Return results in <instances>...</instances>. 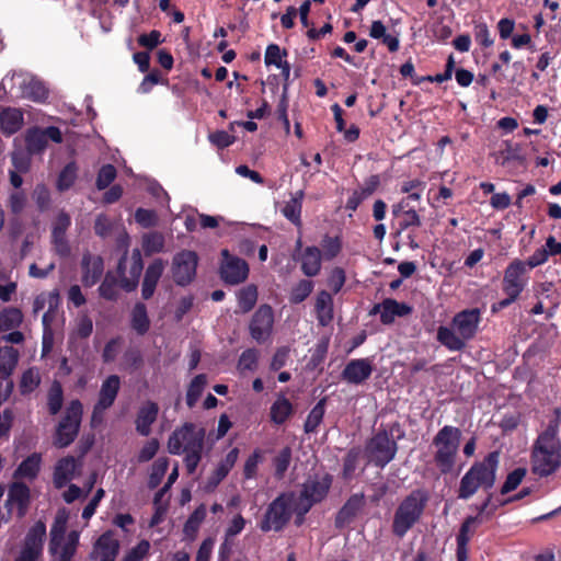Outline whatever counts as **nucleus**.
<instances>
[{
  "mask_svg": "<svg viewBox=\"0 0 561 561\" xmlns=\"http://www.w3.org/2000/svg\"><path fill=\"white\" fill-rule=\"evenodd\" d=\"M560 424L561 410L557 408L546 428L538 435L533 445L530 455L531 471L540 478L553 474L561 466Z\"/></svg>",
  "mask_w": 561,
  "mask_h": 561,
  "instance_id": "1",
  "label": "nucleus"
},
{
  "mask_svg": "<svg viewBox=\"0 0 561 561\" xmlns=\"http://www.w3.org/2000/svg\"><path fill=\"white\" fill-rule=\"evenodd\" d=\"M205 439V427L185 422L169 435L167 448L171 455H183L187 473L194 474L203 459Z\"/></svg>",
  "mask_w": 561,
  "mask_h": 561,
  "instance_id": "2",
  "label": "nucleus"
},
{
  "mask_svg": "<svg viewBox=\"0 0 561 561\" xmlns=\"http://www.w3.org/2000/svg\"><path fill=\"white\" fill-rule=\"evenodd\" d=\"M499 461L497 451H491L481 461H476L460 479L458 499L469 500L479 489L489 493L496 481Z\"/></svg>",
  "mask_w": 561,
  "mask_h": 561,
  "instance_id": "3",
  "label": "nucleus"
},
{
  "mask_svg": "<svg viewBox=\"0 0 561 561\" xmlns=\"http://www.w3.org/2000/svg\"><path fill=\"white\" fill-rule=\"evenodd\" d=\"M431 499L430 492L424 488L412 490L397 506L391 531L399 539L403 538L424 515Z\"/></svg>",
  "mask_w": 561,
  "mask_h": 561,
  "instance_id": "4",
  "label": "nucleus"
},
{
  "mask_svg": "<svg viewBox=\"0 0 561 561\" xmlns=\"http://www.w3.org/2000/svg\"><path fill=\"white\" fill-rule=\"evenodd\" d=\"M461 431L451 425L443 426L433 438L434 462L440 474H449L456 466Z\"/></svg>",
  "mask_w": 561,
  "mask_h": 561,
  "instance_id": "5",
  "label": "nucleus"
},
{
  "mask_svg": "<svg viewBox=\"0 0 561 561\" xmlns=\"http://www.w3.org/2000/svg\"><path fill=\"white\" fill-rule=\"evenodd\" d=\"M295 501L294 492H283L276 496L268 505L259 523V528L263 533H280L288 525L293 516V504Z\"/></svg>",
  "mask_w": 561,
  "mask_h": 561,
  "instance_id": "6",
  "label": "nucleus"
},
{
  "mask_svg": "<svg viewBox=\"0 0 561 561\" xmlns=\"http://www.w3.org/2000/svg\"><path fill=\"white\" fill-rule=\"evenodd\" d=\"M400 424L393 423L390 431L379 430L373 435L367 442L365 451L370 463L375 467L383 469L389 462H391L398 451V444L391 438L394 430H399Z\"/></svg>",
  "mask_w": 561,
  "mask_h": 561,
  "instance_id": "7",
  "label": "nucleus"
},
{
  "mask_svg": "<svg viewBox=\"0 0 561 561\" xmlns=\"http://www.w3.org/2000/svg\"><path fill=\"white\" fill-rule=\"evenodd\" d=\"M83 405L80 400L69 402L65 414L59 421L54 436V445L58 448H66L77 438L82 421Z\"/></svg>",
  "mask_w": 561,
  "mask_h": 561,
  "instance_id": "8",
  "label": "nucleus"
},
{
  "mask_svg": "<svg viewBox=\"0 0 561 561\" xmlns=\"http://www.w3.org/2000/svg\"><path fill=\"white\" fill-rule=\"evenodd\" d=\"M127 253L125 252L118 260L116 273L119 278V286L125 291H134L139 284L140 275L144 271V261L139 249H134L129 259L127 272Z\"/></svg>",
  "mask_w": 561,
  "mask_h": 561,
  "instance_id": "9",
  "label": "nucleus"
},
{
  "mask_svg": "<svg viewBox=\"0 0 561 561\" xmlns=\"http://www.w3.org/2000/svg\"><path fill=\"white\" fill-rule=\"evenodd\" d=\"M198 264L196 252L191 250H182L172 259V277L178 286L185 287L190 285L195 276Z\"/></svg>",
  "mask_w": 561,
  "mask_h": 561,
  "instance_id": "10",
  "label": "nucleus"
},
{
  "mask_svg": "<svg viewBox=\"0 0 561 561\" xmlns=\"http://www.w3.org/2000/svg\"><path fill=\"white\" fill-rule=\"evenodd\" d=\"M529 275L524 266V261L514 259L504 270L502 278V291L505 295H515L520 297L522 293L528 286Z\"/></svg>",
  "mask_w": 561,
  "mask_h": 561,
  "instance_id": "11",
  "label": "nucleus"
},
{
  "mask_svg": "<svg viewBox=\"0 0 561 561\" xmlns=\"http://www.w3.org/2000/svg\"><path fill=\"white\" fill-rule=\"evenodd\" d=\"M24 140L27 154H41L46 149L48 140L56 144L62 142V134L56 126L31 127L26 130Z\"/></svg>",
  "mask_w": 561,
  "mask_h": 561,
  "instance_id": "12",
  "label": "nucleus"
},
{
  "mask_svg": "<svg viewBox=\"0 0 561 561\" xmlns=\"http://www.w3.org/2000/svg\"><path fill=\"white\" fill-rule=\"evenodd\" d=\"M19 360V352L12 346L0 347V405L7 401L14 383L10 379Z\"/></svg>",
  "mask_w": 561,
  "mask_h": 561,
  "instance_id": "13",
  "label": "nucleus"
},
{
  "mask_svg": "<svg viewBox=\"0 0 561 561\" xmlns=\"http://www.w3.org/2000/svg\"><path fill=\"white\" fill-rule=\"evenodd\" d=\"M222 261L219 268L220 278L225 284L239 285L249 276V265L245 260L231 255L227 249L221 251Z\"/></svg>",
  "mask_w": 561,
  "mask_h": 561,
  "instance_id": "14",
  "label": "nucleus"
},
{
  "mask_svg": "<svg viewBox=\"0 0 561 561\" xmlns=\"http://www.w3.org/2000/svg\"><path fill=\"white\" fill-rule=\"evenodd\" d=\"M274 325V312L271 306L261 305L253 313L249 332L259 344L265 343L272 334Z\"/></svg>",
  "mask_w": 561,
  "mask_h": 561,
  "instance_id": "15",
  "label": "nucleus"
},
{
  "mask_svg": "<svg viewBox=\"0 0 561 561\" xmlns=\"http://www.w3.org/2000/svg\"><path fill=\"white\" fill-rule=\"evenodd\" d=\"M70 225L71 218L65 211H60L57 215L56 220L53 225L51 242L56 254L59 255L60 257H67L70 255L71 249L66 237V232Z\"/></svg>",
  "mask_w": 561,
  "mask_h": 561,
  "instance_id": "16",
  "label": "nucleus"
},
{
  "mask_svg": "<svg viewBox=\"0 0 561 561\" xmlns=\"http://www.w3.org/2000/svg\"><path fill=\"white\" fill-rule=\"evenodd\" d=\"M31 502V490L24 482H13L9 486L5 506L9 512L16 508V516L22 518L26 515Z\"/></svg>",
  "mask_w": 561,
  "mask_h": 561,
  "instance_id": "17",
  "label": "nucleus"
},
{
  "mask_svg": "<svg viewBox=\"0 0 561 561\" xmlns=\"http://www.w3.org/2000/svg\"><path fill=\"white\" fill-rule=\"evenodd\" d=\"M65 531V526L58 525L57 522L50 529L48 549L53 556H57L55 561H70L76 552L73 542L67 541L62 545Z\"/></svg>",
  "mask_w": 561,
  "mask_h": 561,
  "instance_id": "18",
  "label": "nucleus"
},
{
  "mask_svg": "<svg viewBox=\"0 0 561 561\" xmlns=\"http://www.w3.org/2000/svg\"><path fill=\"white\" fill-rule=\"evenodd\" d=\"M480 321V310L478 308H472L458 312L453 319V324L457 333L465 341H468L476 335Z\"/></svg>",
  "mask_w": 561,
  "mask_h": 561,
  "instance_id": "19",
  "label": "nucleus"
},
{
  "mask_svg": "<svg viewBox=\"0 0 561 561\" xmlns=\"http://www.w3.org/2000/svg\"><path fill=\"white\" fill-rule=\"evenodd\" d=\"M373 371L374 366L369 358L351 359L342 370L341 377L348 383L362 385L370 378Z\"/></svg>",
  "mask_w": 561,
  "mask_h": 561,
  "instance_id": "20",
  "label": "nucleus"
},
{
  "mask_svg": "<svg viewBox=\"0 0 561 561\" xmlns=\"http://www.w3.org/2000/svg\"><path fill=\"white\" fill-rule=\"evenodd\" d=\"M365 505L363 493L352 494L344 505L339 510L334 519V526L337 529H344L354 522L358 513Z\"/></svg>",
  "mask_w": 561,
  "mask_h": 561,
  "instance_id": "21",
  "label": "nucleus"
},
{
  "mask_svg": "<svg viewBox=\"0 0 561 561\" xmlns=\"http://www.w3.org/2000/svg\"><path fill=\"white\" fill-rule=\"evenodd\" d=\"M81 282L84 287L94 286L102 277L104 272V261L100 255H93L85 252L81 260Z\"/></svg>",
  "mask_w": 561,
  "mask_h": 561,
  "instance_id": "22",
  "label": "nucleus"
},
{
  "mask_svg": "<svg viewBox=\"0 0 561 561\" xmlns=\"http://www.w3.org/2000/svg\"><path fill=\"white\" fill-rule=\"evenodd\" d=\"M332 483V477L325 474L322 479L309 477L302 484L300 493L304 499H308L316 504L325 499Z\"/></svg>",
  "mask_w": 561,
  "mask_h": 561,
  "instance_id": "23",
  "label": "nucleus"
},
{
  "mask_svg": "<svg viewBox=\"0 0 561 561\" xmlns=\"http://www.w3.org/2000/svg\"><path fill=\"white\" fill-rule=\"evenodd\" d=\"M46 526L42 520L36 522L27 531L21 553L38 559L43 552Z\"/></svg>",
  "mask_w": 561,
  "mask_h": 561,
  "instance_id": "24",
  "label": "nucleus"
},
{
  "mask_svg": "<svg viewBox=\"0 0 561 561\" xmlns=\"http://www.w3.org/2000/svg\"><path fill=\"white\" fill-rule=\"evenodd\" d=\"M159 405L157 402L148 400L138 409L135 420L136 431L141 436H149L151 426L158 419Z\"/></svg>",
  "mask_w": 561,
  "mask_h": 561,
  "instance_id": "25",
  "label": "nucleus"
},
{
  "mask_svg": "<svg viewBox=\"0 0 561 561\" xmlns=\"http://www.w3.org/2000/svg\"><path fill=\"white\" fill-rule=\"evenodd\" d=\"M24 125V114L21 108L0 106V130L5 137L16 134Z\"/></svg>",
  "mask_w": 561,
  "mask_h": 561,
  "instance_id": "26",
  "label": "nucleus"
},
{
  "mask_svg": "<svg viewBox=\"0 0 561 561\" xmlns=\"http://www.w3.org/2000/svg\"><path fill=\"white\" fill-rule=\"evenodd\" d=\"M164 263L161 259H154L146 268L141 283V297L149 300L154 295L157 285L163 274Z\"/></svg>",
  "mask_w": 561,
  "mask_h": 561,
  "instance_id": "27",
  "label": "nucleus"
},
{
  "mask_svg": "<svg viewBox=\"0 0 561 561\" xmlns=\"http://www.w3.org/2000/svg\"><path fill=\"white\" fill-rule=\"evenodd\" d=\"M479 523V515L476 516H468L465 518L462 524L460 525L459 531L456 536V558L457 561H467L468 554H469V548L468 545L471 539V535L473 534V530L471 527Z\"/></svg>",
  "mask_w": 561,
  "mask_h": 561,
  "instance_id": "28",
  "label": "nucleus"
},
{
  "mask_svg": "<svg viewBox=\"0 0 561 561\" xmlns=\"http://www.w3.org/2000/svg\"><path fill=\"white\" fill-rule=\"evenodd\" d=\"M78 467L77 460L73 456H66L60 458L54 468L53 481L56 489H62L73 478L75 471Z\"/></svg>",
  "mask_w": 561,
  "mask_h": 561,
  "instance_id": "29",
  "label": "nucleus"
},
{
  "mask_svg": "<svg viewBox=\"0 0 561 561\" xmlns=\"http://www.w3.org/2000/svg\"><path fill=\"white\" fill-rule=\"evenodd\" d=\"M383 311L381 312L380 322L390 325L394 322L396 317H407L412 313V306L405 302H399L393 298L382 300Z\"/></svg>",
  "mask_w": 561,
  "mask_h": 561,
  "instance_id": "30",
  "label": "nucleus"
},
{
  "mask_svg": "<svg viewBox=\"0 0 561 561\" xmlns=\"http://www.w3.org/2000/svg\"><path fill=\"white\" fill-rule=\"evenodd\" d=\"M121 389V378L117 375H110L102 382L101 389L99 392L98 403L100 408L110 409L119 392Z\"/></svg>",
  "mask_w": 561,
  "mask_h": 561,
  "instance_id": "31",
  "label": "nucleus"
},
{
  "mask_svg": "<svg viewBox=\"0 0 561 561\" xmlns=\"http://www.w3.org/2000/svg\"><path fill=\"white\" fill-rule=\"evenodd\" d=\"M295 413L293 403L285 396L280 394L270 408V420L275 425L285 424Z\"/></svg>",
  "mask_w": 561,
  "mask_h": 561,
  "instance_id": "32",
  "label": "nucleus"
},
{
  "mask_svg": "<svg viewBox=\"0 0 561 561\" xmlns=\"http://www.w3.org/2000/svg\"><path fill=\"white\" fill-rule=\"evenodd\" d=\"M314 310L319 324L325 327L333 320V298L327 290H320L316 298Z\"/></svg>",
  "mask_w": 561,
  "mask_h": 561,
  "instance_id": "33",
  "label": "nucleus"
},
{
  "mask_svg": "<svg viewBox=\"0 0 561 561\" xmlns=\"http://www.w3.org/2000/svg\"><path fill=\"white\" fill-rule=\"evenodd\" d=\"M321 250L318 247H307L301 255V271L308 277L317 276L321 270Z\"/></svg>",
  "mask_w": 561,
  "mask_h": 561,
  "instance_id": "34",
  "label": "nucleus"
},
{
  "mask_svg": "<svg viewBox=\"0 0 561 561\" xmlns=\"http://www.w3.org/2000/svg\"><path fill=\"white\" fill-rule=\"evenodd\" d=\"M130 328L140 336L147 334L150 329L147 306L141 301H137L130 311Z\"/></svg>",
  "mask_w": 561,
  "mask_h": 561,
  "instance_id": "35",
  "label": "nucleus"
},
{
  "mask_svg": "<svg viewBox=\"0 0 561 561\" xmlns=\"http://www.w3.org/2000/svg\"><path fill=\"white\" fill-rule=\"evenodd\" d=\"M41 463L42 455L38 453H33L18 466L14 471V477L34 480L39 473Z\"/></svg>",
  "mask_w": 561,
  "mask_h": 561,
  "instance_id": "36",
  "label": "nucleus"
},
{
  "mask_svg": "<svg viewBox=\"0 0 561 561\" xmlns=\"http://www.w3.org/2000/svg\"><path fill=\"white\" fill-rule=\"evenodd\" d=\"M437 341L453 352L461 351L466 346V341L459 334L444 325L437 330Z\"/></svg>",
  "mask_w": 561,
  "mask_h": 561,
  "instance_id": "37",
  "label": "nucleus"
},
{
  "mask_svg": "<svg viewBox=\"0 0 561 561\" xmlns=\"http://www.w3.org/2000/svg\"><path fill=\"white\" fill-rule=\"evenodd\" d=\"M239 456V449L232 448L229 450V453L226 455L225 459H222L217 468L215 469L210 481L217 485L220 483L230 472V470L234 467Z\"/></svg>",
  "mask_w": 561,
  "mask_h": 561,
  "instance_id": "38",
  "label": "nucleus"
},
{
  "mask_svg": "<svg viewBox=\"0 0 561 561\" xmlns=\"http://www.w3.org/2000/svg\"><path fill=\"white\" fill-rule=\"evenodd\" d=\"M304 192L298 191L283 207V215L294 225H301V208H302Z\"/></svg>",
  "mask_w": 561,
  "mask_h": 561,
  "instance_id": "39",
  "label": "nucleus"
},
{
  "mask_svg": "<svg viewBox=\"0 0 561 561\" xmlns=\"http://www.w3.org/2000/svg\"><path fill=\"white\" fill-rule=\"evenodd\" d=\"M325 403L327 398L320 399L309 412L304 424V431L306 434L317 433L319 425L323 421Z\"/></svg>",
  "mask_w": 561,
  "mask_h": 561,
  "instance_id": "40",
  "label": "nucleus"
},
{
  "mask_svg": "<svg viewBox=\"0 0 561 561\" xmlns=\"http://www.w3.org/2000/svg\"><path fill=\"white\" fill-rule=\"evenodd\" d=\"M95 549L100 551V557L116 558L119 542L113 537L111 531H106L96 540Z\"/></svg>",
  "mask_w": 561,
  "mask_h": 561,
  "instance_id": "41",
  "label": "nucleus"
},
{
  "mask_svg": "<svg viewBox=\"0 0 561 561\" xmlns=\"http://www.w3.org/2000/svg\"><path fill=\"white\" fill-rule=\"evenodd\" d=\"M207 385V376L205 374L196 375L190 382L186 391V404L190 409L194 408L201 398Z\"/></svg>",
  "mask_w": 561,
  "mask_h": 561,
  "instance_id": "42",
  "label": "nucleus"
},
{
  "mask_svg": "<svg viewBox=\"0 0 561 561\" xmlns=\"http://www.w3.org/2000/svg\"><path fill=\"white\" fill-rule=\"evenodd\" d=\"M117 285H119L118 276L108 271L99 287L100 296L106 300L115 301L118 298Z\"/></svg>",
  "mask_w": 561,
  "mask_h": 561,
  "instance_id": "43",
  "label": "nucleus"
},
{
  "mask_svg": "<svg viewBox=\"0 0 561 561\" xmlns=\"http://www.w3.org/2000/svg\"><path fill=\"white\" fill-rule=\"evenodd\" d=\"M238 305L243 313L253 309L257 301V288L255 285H248L238 293Z\"/></svg>",
  "mask_w": 561,
  "mask_h": 561,
  "instance_id": "44",
  "label": "nucleus"
},
{
  "mask_svg": "<svg viewBox=\"0 0 561 561\" xmlns=\"http://www.w3.org/2000/svg\"><path fill=\"white\" fill-rule=\"evenodd\" d=\"M207 512L206 506L201 504L197 506L194 512L188 516L187 520L184 524L183 531L187 537H194L201 526V524L206 518Z\"/></svg>",
  "mask_w": 561,
  "mask_h": 561,
  "instance_id": "45",
  "label": "nucleus"
},
{
  "mask_svg": "<svg viewBox=\"0 0 561 561\" xmlns=\"http://www.w3.org/2000/svg\"><path fill=\"white\" fill-rule=\"evenodd\" d=\"M64 391L59 381H54L48 390L47 407L50 415H56L62 408Z\"/></svg>",
  "mask_w": 561,
  "mask_h": 561,
  "instance_id": "46",
  "label": "nucleus"
},
{
  "mask_svg": "<svg viewBox=\"0 0 561 561\" xmlns=\"http://www.w3.org/2000/svg\"><path fill=\"white\" fill-rule=\"evenodd\" d=\"M169 468V459L167 457L158 458L151 466L148 486L156 489L160 485Z\"/></svg>",
  "mask_w": 561,
  "mask_h": 561,
  "instance_id": "47",
  "label": "nucleus"
},
{
  "mask_svg": "<svg viewBox=\"0 0 561 561\" xmlns=\"http://www.w3.org/2000/svg\"><path fill=\"white\" fill-rule=\"evenodd\" d=\"M164 248V237L161 232L153 231L142 237V250L146 255L159 253Z\"/></svg>",
  "mask_w": 561,
  "mask_h": 561,
  "instance_id": "48",
  "label": "nucleus"
},
{
  "mask_svg": "<svg viewBox=\"0 0 561 561\" xmlns=\"http://www.w3.org/2000/svg\"><path fill=\"white\" fill-rule=\"evenodd\" d=\"M314 284L310 279H300L293 288L289 295L291 304H300L305 301L312 293Z\"/></svg>",
  "mask_w": 561,
  "mask_h": 561,
  "instance_id": "49",
  "label": "nucleus"
},
{
  "mask_svg": "<svg viewBox=\"0 0 561 561\" xmlns=\"http://www.w3.org/2000/svg\"><path fill=\"white\" fill-rule=\"evenodd\" d=\"M360 450L358 448H351L343 459L342 478L344 480H352L358 466Z\"/></svg>",
  "mask_w": 561,
  "mask_h": 561,
  "instance_id": "50",
  "label": "nucleus"
},
{
  "mask_svg": "<svg viewBox=\"0 0 561 561\" xmlns=\"http://www.w3.org/2000/svg\"><path fill=\"white\" fill-rule=\"evenodd\" d=\"M23 321V314L18 308H7L0 312V331L18 328Z\"/></svg>",
  "mask_w": 561,
  "mask_h": 561,
  "instance_id": "51",
  "label": "nucleus"
},
{
  "mask_svg": "<svg viewBox=\"0 0 561 561\" xmlns=\"http://www.w3.org/2000/svg\"><path fill=\"white\" fill-rule=\"evenodd\" d=\"M77 164L75 162L67 163L60 171L57 180V187L60 192L69 190L77 179Z\"/></svg>",
  "mask_w": 561,
  "mask_h": 561,
  "instance_id": "52",
  "label": "nucleus"
},
{
  "mask_svg": "<svg viewBox=\"0 0 561 561\" xmlns=\"http://www.w3.org/2000/svg\"><path fill=\"white\" fill-rule=\"evenodd\" d=\"M41 383V377L34 368H28L22 374L20 392L25 396L33 392Z\"/></svg>",
  "mask_w": 561,
  "mask_h": 561,
  "instance_id": "53",
  "label": "nucleus"
},
{
  "mask_svg": "<svg viewBox=\"0 0 561 561\" xmlns=\"http://www.w3.org/2000/svg\"><path fill=\"white\" fill-rule=\"evenodd\" d=\"M116 175H117V171L113 164L107 163V164L102 165L96 175V181H95L96 188L99 191L107 188L113 183V181L116 179Z\"/></svg>",
  "mask_w": 561,
  "mask_h": 561,
  "instance_id": "54",
  "label": "nucleus"
},
{
  "mask_svg": "<svg viewBox=\"0 0 561 561\" xmlns=\"http://www.w3.org/2000/svg\"><path fill=\"white\" fill-rule=\"evenodd\" d=\"M527 473L526 468L518 467L514 469L512 472H510L506 477V480L504 481L503 485L501 486V494L505 495L510 492L516 490L518 485L522 483L523 479L525 478Z\"/></svg>",
  "mask_w": 561,
  "mask_h": 561,
  "instance_id": "55",
  "label": "nucleus"
},
{
  "mask_svg": "<svg viewBox=\"0 0 561 561\" xmlns=\"http://www.w3.org/2000/svg\"><path fill=\"white\" fill-rule=\"evenodd\" d=\"M321 248L323 253V257L325 260H332L336 257L342 250V241L339 237H330L325 234L321 241Z\"/></svg>",
  "mask_w": 561,
  "mask_h": 561,
  "instance_id": "56",
  "label": "nucleus"
},
{
  "mask_svg": "<svg viewBox=\"0 0 561 561\" xmlns=\"http://www.w3.org/2000/svg\"><path fill=\"white\" fill-rule=\"evenodd\" d=\"M260 352L254 348L244 350L238 360V368L240 370L254 371L257 368Z\"/></svg>",
  "mask_w": 561,
  "mask_h": 561,
  "instance_id": "57",
  "label": "nucleus"
},
{
  "mask_svg": "<svg viewBox=\"0 0 561 561\" xmlns=\"http://www.w3.org/2000/svg\"><path fill=\"white\" fill-rule=\"evenodd\" d=\"M328 350H329V340L323 339V340L319 341L312 351L311 357L308 362V367L311 369L318 368L324 362L327 354H328Z\"/></svg>",
  "mask_w": 561,
  "mask_h": 561,
  "instance_id": "58",
  "label": "nucleus"
},
{
  "mask_svg": "<svg viewBox=\"0 0 561 561\" xmlns=\"http://www.w3.org/2000/svg\"><path fill=\"white\" fill-rule=\"evenodd\" d=\"M291 461V449L286 446L279 450L277 456L274 458L275 474L282 478L287 471Z\"/></svg>",
  "mask_w": 561,
  "mask_h": 561,
  "instance_id": "59",
  "label": "nucleus"
},
{
  "mask_svg": "<svg viewBox=\"0 0 561 561\" xmlns=\"http://www.w3.org/2000/svg\"><path fill=\"white\" fill-rule=\"evenodd\" d=\"M287 56V50H280L277 44H270L266 47L264 61L266 66H276L277 68L282 66L285 61L282 58Z\"/></svg>",
  "mask_w": 561,
  "mask_h": 561,
  "instance_id": "60",
  "label": "nucleus"
},
{
  "mask_svg": "<svg viewBox=\"0 0 561 561\" xmlns=\"http://www.w3.org/2000/svg\"><path fill=\"white\" fill-rule=\"evenodd\" d=\"M160 447L157 438H150L145 443L138 453L137 460L139 463H145L154 458Z\"/></svg>",
  "mask_w": 561,
  "mask_h": 561,
  "instance_id": "61",
  "label": "nucleus"
},
{
  "mask_svg": "<svg viewBox=\"0 0 561 561\" xmlns=\"http://www.w3.org/2000/svg\"><path fill=\"white\" fill-rule=\"evenodd\" d=\"M26 201L27 197L23 191H13L9 195L8 207L10 208L12 214L19 215L23 211L26 205Z\"/></svg>",
  "mask_w": 561,
  "mask_h": 561,
  "instance_id": "62",
  "label": "nucleus"
},
{
  "mask_svg": "<svg viewBox=\"0 0 561 561\" xmlns=\"http://www.w3.org/2000/svg\"><path fill=\"white\" fill-rule=\"evenodd\" d=\"M345 279V271L342 267L336 266L331 271L328 277V286L333 294H337L344 286Z\"/></svg>",
  "mask_w": 561,
  "mask_h": 561,
  "instance_id": "63",
  "label": "nucleus"
},
{
  "mask_svg": "<svg viewBox=\"0 0 561 561\" xmlns=\"http://www.w3.org/2000/svg\"><path fill=\"white\" fill-rule=\"evenodd\" d=\"M139 46L145 47L148 50L154 49L158 45L161 44V32L158 30H152L150 33L140 34L137 38Z\"/></svg>",
  "mask_w": 561,
  "mask_h": 561,
  "instance_id": "64",
  "label": "nucleus"
}]
</instances>
